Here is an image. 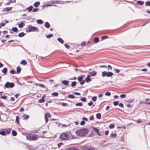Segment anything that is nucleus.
<instances>
[{
	"instance_id": "nucleus-1",
	"label": "nucleus",
	"mask_w": 150,
	"mask_h": 150,
	"mask_svg": "<svg viewBox=\"0 0 150 150\" xmlns=\"http://www.w3.org/2000/svg\"><path fill=\"white\" fill-rule=\"evenodd\" d=\"M88 132V130L87 128H84L79 129L76 132V134L78 136L83 137Z\"/></svg>"
},
{
	"instance_id": "nucleus-2",
	"label": "nucleus",
	"mask_w": 150,
	"mask_h": 150,
	"mask_svg": "<svg viewBox=\"0 0 150 150\" xmlns=\"http://www.w3.org/2000/svg\"><path fill=\"white\" fill-rule=\"evenodd\" d=\"M27 139L29 141H35L38 140L39 137L36 134H26Z\"/></svg>"
},
{
	"instance_id": "nucleus-3",
	"label": "nucleus",
	"mask_w": 150,
	"mask_h": 150,
	"mask_svg": "<svg viewBox=\"0 0 150 150\" xmlns=\"http://www.w3.org/2000/svg\"><path fill=\"white\" fill-rule=\"evenodd\" d=\"M28 29L26 30L27 32H29L32 31H38V28L35 27L31 25H29L28 27Z\"/></svg>"
},
{
	"instance_id": "nucleus-4",
	"label": "nucleus",
	"mask_w": 150,
	"mask_h": 150,
	"mask_svg": "<svg viewBox=\"0 0 150 150\" xmlns=\"http://www.w3.org/2000/svg\"><path fill=\"white\" fill-rule=\"evenodd\" d=\"M113 74L111 72H107L106 71H103L102 73V76L103 77L106 76L107 77H110L112 76Z\"/></svg>"
},
{
	"instance_id": "nucleus-5",
	"label": "nucleus",
	"mask_w": 150,
	"mask_h": 150,
	"mask_svg": "<svg viewBox=\"0 0 150 150\" xmlns=\"http://www.w3.org/2000/svg\"><path fill=\"white\" fill-rule=\"evenodd\" d=\"M14 86V84L13 83H10L9 82H7L4 85V87L7 88H12Z\"/></svg>"
},
{
	"instance_id": "nucleus-6",
	"label": "nucleus",
	"mask_w": 150,
	"mask_h": 150,
	"mask_svg": "<svg viewBox=\"0 0 150 150\" xmlns=\"http://www.w3.org/2000/svg\"><path fill=\"white\" fill-rule=\"evenodd\" d=\"M69 135L67 133L64 132L61 135L60 138L61 139L64 140L67 139L69 137Z\"/></svg>"
},
{
	"instance_id": "nucleus-7",
	"label": "nucleus",
	"mask_w": 150,
	"mask_h": 150,
	"mask_svg": "<svg viewBox=\"0 0 150 150\" xmlns=\"http://www.w3.org/2000/svg\"><path fill=\"white\" fill-rule=\"evenodd\" d=\"M83 150H95L92 146H85L83 147Z\"/></svg>"
},
{
	"instance_id": "nucleus-8",
	"label": "nucleus",
	"mask_w": 150,
	"mask_h": 150,
	"mask_svg": "<svg viewBox=\"0 0 150 150\" xmlns=\"http://www.w3.org/2000/svg\"><path fill=\"white\" fill-rule=\"evenodd\" d=\"M51 115L49 113H47L45 115V119L46 123H47L49 121L48 118H50L51 117Z\"/></svg>"
},
{
	"instance_id": "nucleus-9",
	"label": "nucleus",
	"mask_w": 150,
	"mask_h": 150,
	"mask_svg": "<svg viewBox=\"0 0 150 150\" xmlns=\"http://www.w3.org/2000/svg\"><path fill=\"white\" fill-rule=\"evenodd\" d=\"M89 74L88 75H90V76H94L96 75L97 73L95 71H93L91 72H90Z\"/></svg>"
},
{
	"instance_id": "nucleus-10",
	"label": "nucleus",
	"mask_w": 150,
	"mask_h": 150,
	"mask_svg": "<svg viewBox=\"0 0 150 150\" xmlns=\"http://www.w3.org/2000/svg\"><path fill=\"white\" fill-rule=\"evenodd\" d=\"M12 8V7H7L3 9V11H11Z\"/></svg>"
},
{
	"instance_id": "nucleus-11",
	"label": "nucleus",
	"mask_w": 150,
	"mask_h": 150,
	"mask_svg": "<svg viewBox=\"0 0 150 150\" xmlns=\"http://www.w3.org/2000/svg\"><path fill=\"white\" fill-rule=\"evenodd\" d=\"M66 150H79V149L76 147H70L67 148Z\"/></svg>"
},
{
	"instance_id": "nucleus-12",
	"label": "nucleus",
	"mask_w": 150,
	"mask_h": 150,
	"mask_svg": "<svg viewBox=\"0 0 150 150\" xmlns=\"http://www.w3.org/2000/svg\"><path fill=\"white\" fill-rule=\"evenodd\" d=\"M90 77L91 76H90V75H88L87 76V77L85 79L86 81L88 83L91 81V79L90 78Z\"/></svg>"
},
{
	"instance_id": "nucleus-13",
	"label": "nucleus",
	"mask_w": 150,
	"mask_h": 150,
	"mask_svg": "<svg viewBox=\"0 0 150 150\" xmlns=\"http://www.w3.org/2000/svg\"><path fill=\"white\" fill-rule=\"evenodd\" d=\"M93 129L97 133L99 136H101V134L99 133V129H98L96 127H94L93 128Z\"/></svg>"
},
{
	"instance_id": "nucleus-14",
	"label": "nucleus",
	"mask_w": 150,
	"mask_h": 150,
	"mask_svg": "<svg viewBox=\"0 0 150 150\" xmlns=\"http://www.w3.org/2000/svg\"><path fill=\"white\" fill-rule=\"evenodd\" d=\"M62 83L65 85H69L68 81L67 80H63L62 82Z\"/></svg>"
},
{
	"instance_id": "nucleus-15",
	"label": "nucleus",
	"mask_w": 150,
	"mask_h": 150,
	"mask_svg": "<svg viewBox=\"0 0 150 150\" xmlns=\"http://www.w3.org/2000/svg\"><path fill=\"white\" fill-rule=\"evenodd\" d=\"M17 69V74H19L20 73L21 69L20 67L19 66H18L16 68Z\"/></svg>"
},
{
	"instance_id": "nucleus-16",
	"label": "nucleus",
	"mask_w": 150,
	"mask_h": 150,
	"mask_svg": "<svg viewBox=\"0 0 150 150\" xmlns=\"http://www.w3.org/2000/svg\"><path fill=\"white\" fill-rule=\"evenodd\" d=\"M24 25L25 24L23 22H21L20 24L18 25V27L20 28H22Z\"/></svg>"
},
{
	"instance_id": "nucleus-17",
	"label": "nucleus",
	"mask_w": 150,
	"mask_h": 150,
	"mask_svg": "<svg viewBox=\"0 0 150 150\" xmlns=\"http://www.w3.org/2000/svg\"><path fill=\"white\" fill-rule=\"evenodd\" d=\"M19 118L18 116H16V124H17V125H18L19 123Z\"/></svg>"
},
{
	"instance_id": "nucleus-18",
	"label": "nucleus",
	"mask_w": 150,
	"mask_h": 150,
	"mask_svg": "<svg viewBox=\"0 0 150 150\" xmlns=\"http://www.w3.org/2000/svg\"><path fill=\"white\" fill-rule=\"evenodd\" d=\"M29 117V115L25 114L23 115L22 116L23 118L26 120L28 119Z\"/></svg>"
},
{
	"instance_id": "nucleus-19",
	"label": "nucleus",
	"mask_w": 150,
	"mask_h": 150,
	"mask_svg": "<svg viewBox=\"0 0 150 150\" xmlns=\"http://www.w3.org/2000/svg\"><path fill=\"white\" fill-rule=\"evenodd\" d=\"M50 24L48 22H46L45 24V26L48 28L50 27Z\"/></svg>"
},
{
	"instance_id": "nucleus-20",
	"label": "nucleus",
	"mask_w": 150,
	"mask_h": 150,
	"mask_svg": "<svg viewBox=\"0 0 150 150\" xmlns=\"http://www.w3.org/2000/svg\"><path fill=\"white\" fill-rule=\"evenodd\" d=\"M7 71V69L6 68H4L1 71L4 74H6Z\"/></svg>"
},
{
	"instance_id": "nucleus-21",
	"label": "nucleus",
	"mask_w": 150,
	"mask_h": 150,
	"mask_svg": "<svg viewBox=\"0 0 150 150\" xmlns=\"http://www.w3.org/2000/svg\"><path fill=\"white\" fill-rule=\"evenodd\" d=\"M144 3V1H137V3L140 5H142Z\"/></svg>"
},
{
	"instance_id": "nucleus-22",
	"label": "nucleus",
	"mask_w": 150,
	"mask_h": 150,
	"mask_svg": "<svg viewBox=\"0 0 150 150\" xmlns=\"http://www.w3.org/2000/svg\"><path fill=\"white\" fill-rule=\"evenodd\" d=\"M20 63L23 65H25L27 64V62L25 60H22Z\"/></svg>"
},
{
	"instance_id": "nucleus-23",
	"label": "nucleus",
	"mask_w": 150,
	"mask_h": 150,
	"mask_svg": "<svg viewBox=\"0 0 150 150\" xmlns=\"http://www.w3.org/2000/svg\"><path fill=\"white\" fill-rule=\"evenodd\" d=\"M40 4V2L39 1L35 2L34 4V6L35 7H37Z\"/></svg>"
},
{
	"instance_id": "nucleus-24",
	"label": "nucleus",
	"mask_w": 150,
	"mask_h": 150,
	"mask_svg": "<svg viewBox=\"0 0 150 150\" xmlns=\"http://www.w3.org/2000/svg\"><path fill=\"white\" fill-rule=\"evenodd\" d=\"M33 8V7L32 6H30L29 7H28L26 9V10H28L29 12L31 11Z\"/></svg>"
},
{
	"instance_id": "nucleus-25",
	"label": "nucleus",
	"mask_w": 150,
	"mask_h": 150,
	"mask_svg": "<svg viewBox=\"0 0 150 150\" xmlns=\"http://www.w3.org/2000/svg\"><path fill=\"white\" fill-rule=\"evenodd\" d=\"M36 85L37 86H39L40 87H42L43 88H45V85L42 84L37 83H36Z\"/></svg>"
},
{
	"instance_id": "nucleus-26",
	"label": "nucleus",
	"mask_w": 150,
	"mask_h": 150,
	"mask_svg": "<svg viewBox=\"0 0 150 150\" xmlns=\"http://www.w3.org/2000/svg\"><path fill=\"white\" fill-rule=\"evenodd\" d=\"M25 35V34L23 32H21L18 34V36L20 37H22L24 36Z\"/></svg>"
},
{
	"instance_id": "nucleus-27",
	"label": "nucleus",
	"mask_w": 150,
	"mask_h": 150,
	"mask_svg": "<svg viewBox=\"0 0 150 150\" xmlns=\"http://www.w3.org/2000/svg\"><path fill=\"white\" fill-rule=\"evenodd\" d=\"M101 114L100 113H98L96 115V117L98 119H100L101 118Z\"/></svg>"
},
{
	"instance_id": "nucleus-28",
	"label": "nucleus",
	"mask_w": 150,
	"mask_h": 150,
	"mask_svg": "<svg viewBox=\"0 0 150 150\" xmlns=\"http://www.w3.org/2000/svg\"><path fill=\"white\" fill-rule=\"evenodd\" d=\"M57 40H58V41L60 42L62 44L63 43L64 41L62 38H57Z\"/></svg>"
},
{
	"instance_id": "nucleus-29",
	"label": "nucleus",
	"mask_w": 150,
	"mask_h": 150,
	"mask_svg": "<svg viewBox=\"0 0 150 150\" xmlns=\"http://www.w3.org/2000/svg\"><path fill=\"white\" fill-rule=\"evenodd\" d=\"M40 130V129L39 128H38L37 129H35L33 130L32 132L33 133H38Z\"/></svg>"
},
{
	"instance_id": "nucleus-30",
	"label": "nucleus",
	"mask_w": 150,
	"mask_h": 150,
	"mask_svg": "<svg viewBox=\"0 0 150 150\" xmlns=\"http://www.w3.org/2000/svg\"><path fill=\"white\" fill-rule=\"evenodd\" d=\"M0 134L2 136H5L6 135V133L5 131H0Z\"/></svg>"
},
{
	"instance_id": "nucleus-31",
	"label": "nucleus",
	"mask_w": 150,
	"mask_h": 150,
	"mask_svg": "<svg viewBox=\"0 0 150 150\" xmlns=\"http://www.w3.org/2000/svg\"><path fill=\"white\" fill-rule=\"evenodd\" d=\"M99 41V39L98 38H95L94 39V42L95 43H98Z\"/></svg>"
},
{
	"instance_id": "nucleus-32",
	"label": "nucleus",
	"mask_w": 150,
	"mask_h": 150,
	"mask_svg": "<svg viewBox=\"0 0 150 150\" xmlns=\"http://www.w3.org/2000/svg\"><path fill=\"white\" fill-rule=\"evenodd\" d=\"M76 82L75 81H74L72 82L71 84V86L72 87H74L76 85Z\"/></svg>"
},
{
	"instance_id": "nucleus-33",
	"label": "nucleus",
	"mask_w": 150,
	"mask_h": 150,
	"mask_svg": "<svg viewBox=\"0 0 150 150\" xmlns=\"http://www.w3.org/2000/svg\"><path fill=\"white\" fill-rule=\"evenodd\" d=\"M37 22L38 24H41L43 23V21L41 19H39L37 20Z\"/></svg>"
},
{
	"instance_id": "nucleus-34",
	"label": "nucleus",
	"mask_w": 150,
	"mask_h": 150,
	"mask_svg": "<svg viewBox=\"0 0 150 150\" xmlns=\"http://www.w3.org/2000/svg\"><path fill=\"white\" fill-rule=\"evenodd\" d=\"M117 134L116 133H112L110 134V137H116L117 136Z\"/></svg>"
},
{
	"instance_id": "nucleus-35",
	"label": "nucleus",
	"mask_w": 150,
	"mask_h": 150,
	"mask_svg": "<svg viewBox=\"0 0 150 150\" xmlns=\"http://www.w3.org/2000/svg\"><path fill=\"white\" fill-rule=\"evenodd\" d=\"M12 134L13 136H15L17 135V132L16 131L14 130H13L12 132Z\"/></svg>"
},
{
	"instance_id": "nucleus-36",
	"label": "nucleus",
	"mask_w": 150,
	"mask_h": 150,
	"mask_svg": "<svg viewBox=\"0 0 150 150\" xmlns=\"http://www.w3.org/2000/svg\"><path fill=\"white\" fill-rule=\"evenodd\" d=\"M12 30L14 32H16L18 31V29L16 27L13 28Z\"/></svg>"
},
{
	"instance_id": "nucleus-37",
	"label": "nucleus",
	"mask_w": 150,
	"mask_h": 150,
	"mask_svg": "<svg viewBox=\"0 0 150 150\" xmlns=\"http://www.w3.org/2000/svg\"><path fill=\"white\" fill-rule=\"evenodd\" d=\"M45 101V99H43V98H42L41 99L39 100H38V102L40 103L44 102Z\"/></svg>"
},
{
	"instance_id": "nucleus-38",
	"label": "nucleus",
	"mask_w": 150,
	"mask_h": 150,
	"mask_svg": "<svg viewBox=\"0 0 150 150\" xmlns=\"http://www.w3.org/2000/svg\"><path fill=\"white\" fill-rule=\"evenodd\" d=\"M83 78L82 76H79L78 78V80L79 81H81L83 79Z\"/></svg>"
},
{
	"instance_id": "nucleus-39",
	"label": "nucleus",
	"mask_w": 150,
	"mask_h": 150,
	"mask_svg": "<svg viewBox=\"0 0 150 150\" xmlns=\"http://www.w3.org/2000/svg\"><path fill=\"white\" fill-rule=\"evenodd\" d=\"M82 103H77L76 104V105L77 106H82Z\"/></svg>"
},
{
	"instance_id": "nucleus-40",
	"label": "nucleus",
	"mask_w": 150,
	"mask_h": 150,
	"mask_svg": "<svg viewBox=\"0 0 150 150\" xmlns=\"http://www.w3.org/2000/svg\"><path fill=\"white\" fill-rule=\"evenodd\" d=\"M134 99H129L128 100H127V102H128V103H131L132 102H133L134 101Z\"/></svg>"
},
{
	"instance_id": "nucleus-41",
	"label": "nucleus",
	"mask_w": 150,
	"mask_h": 150,
	"mask_svg": "<svg viewBox=\"0 0 150 150\" xmlns=\"http://www.w3.org/2000/svg\"><path fill=\"white\" fill-rule=\"evenodd\" d=\"M68 97L69 98H75V96L73 95L70 94L68 96Z\"/></svg>"
},
{
	"instance_id": "nucleus-42",
	"label": "nucleus",
	"mask_w": 150,
	"mask_h": 150,
	"mask_svg": "<svg viewBox=\"0 0 150 150\" xmlns=\"http://www.w3.org/2000/svg\"><path fill=\"white\" fill-rule=\"evenodd\" d=\"M81 100L83 102H86V99L85 97H83L81 98Z\"/></svg>"
},
{
	"instance_id": "nucleus-43",
	"label": "nucleus",
	"mask_w": 150,
	"mask_h": 150,
	"mask_svg": "<svg viewBox=\"0 0 150 150\" xmlns=\"http://www.w3.org/2000/svg\"><path fill=\"white\" fill-rule=\"evenodd\" d=\"M52 96H57L58 95V94L57 92H54L52 94Z\"/></svg>"
},
{
	"instance_id": "nucleus-44",
	"label": "nucleus",
	"mask_w": 150,
	"mask_h": 150,
	"mask_svg": "<svg viewBox=\"0 0 150 150\" xmlns=\"http://www.w3.org/2000/svg\"><path fill=\"white\" fill-rule=\"evenodd\" d=\"M61 104L63 106H68V104L67 103H61Z\"/></svg>"
},
{
	"instance_id": "nucleus-45",
	"label": "nucleus",
	"mask_w": 150,
	"mask_h": 150,
	"mask_svg": "<svg viewBox=\"0 0 150 150\" xmlns=\"http://www.w3.org/2000/svg\"><path fill=\"white\" fill-rule=\"evenodd\" d=\"M118 103H119V102H118V101H114L113 103V105L115 106L117 105L118 104Z\"/></svg>"
},
{
	"instance_id": "nucleus-46",
	"label": "nucleus",
	"mask_w": 150,
	"mask_h": 150,
	"mask_svg": "<svg viewBox=\"0 0 150 150\" xmlns=\"http://www.w3.org/2000/svg\"><path fill=\"white\" fill-rule=\"evenodd\" d=\"M10 72L13 74L16 73V72L14 70H11L10 71Z\"/></svg>"
},
{
	"instance_id": "nucleus-47",
	"label": "nucleus",
	"mask_w": 150,
	"mask_h": 150,
	"mask_svg": "<svg viewBox=\"0 0 150 150\" xmlns=\"http://www.w3.org/2000/svg\"><path fill=\"white\" fill-rule=\"evenodd\" d=\"M126 95L125 94H121L120 95V97L121 98H123L126 97Z\"/></svg>"
},
{
	"instance_id": "nucleus-48",
	"label": "nucleus",
	"mask_w": 150,
	"mask_h": 150,
	"mask_svg": "<svg viewBox=\"0 0 150 150\" xmlns=\"http://www.w3.org/2000/svg\"><path fill=\"white\" fill-rule=\"evenodd\" d=\"M92 100H93V101H94V102H95L96 101V99H97V97L96 96H94L92 98Z\"/></svg>"
},
{
	"instance_id": "nucleus-49",
	"label": "nucleus",
	"mask_w": 150,
	"mask_h": 150,
	"mask_svg": "<svg viewBox=\"0 0 150 150\" xmlns=\"http://www.w3.org/2000/svg\"><path fill=\"white\" fill-rule=\"evenodd\" d=\"M53 36V35L52 34H51L50 35H47L46 38H50L52 37Z\"/></svg>"
},
{
	"instance_id": "nucleus-50",
	"label": "nucleus",
	"mask_w": 150,
	"mask_h": 150,
	"mask_svg": "<svg viewBox=\"0 0 150 150\" xmlns=\"http://www.w3.org/2000/svg\"><path fill=\"white\" fill-rule=\"evenodd\" d=\"M6 133L7 134H9L10 133V129L6 130Z\"/></svg>"
},
{
	"instance_id": "nucleus-51",
	"label": "nucleus",
	"mask_w": 150,
	"mask_h": 150,
	"mask_svg": "<svg viewBox=\"0 0 150 150\" xmlns=\"http://www.w3.org/2000/svg\"><path fill=\"white\" fill-rule=\"evenodd\" d=\"M7 97L6 96H1V98L2 99H6Z\"/></svg>"
},
{
	"instance_id": "nucleus-52",
	"label": "nucleus",
	"mask_w": 150,
	"mask_h": 150,
	"mask_svg": "<svg viewBox=\"0 0 150 150\" xmlns=\"http://www.w3.org/2000/svg\"><path fill=\"white\" fill-rule=\"evenodd\" d=\"M39 10V9L37 8H34L33 10V12H36L38 11Z\"/></svg>"
},
{
	"instance_id": "nucleus-53",
	"label": "nucleus",
	"mask_w": 150,
	"mask_h": 150,
	"mask_svg": "<svg viewBox=\"0 0 150 150\" xmlns=\"http://www.w3.org/2000/svg\"><path fill=\"white\" fill-rule=\"evenodd\" d=\"M111 93L110 92H107L105 93V96H110L111 95Z\"/></svg>"
},
{
	"instance_id": "nucleus-54",
	"label": "nucleus",
	"mask_w": 150,
	"mask_h": 150,
	"mask_svg": "<svg viewBox=\"0 0 150 150\" xmlns=\"http://www.w3.org/2000/svg\"><path fill=\"white\" fill-rule=\"evenodd\" d=\"M108 69L109 70H112V68L110 65H108Z\"/></svg>"
},
{
	"instance_id": "nucleus-55",
	"label": "nucleus",
	"mask_w": 150,
	"mask_h": 150,
	"mask_svg": "<svg viewBox=\"0 0 150 150\" xmlns=\"http://www.w3.org/2000/svg\"><path fill=\"white\" fill-rule=\"evenodd\" d=\"M114 127V125L113 124L110 125L109 126V127L110 129H113Z\"/></svg>"
},
{
	"instance_id": "nucleus-56",
	"label": "nucleus",
	"mask_w": 150,
	"mask_h": 150,
	"mask_svg": "<svg viewBox=\"0 0 150 150\" xmlns=\"http://www.w3.org/2000/svg\"><path fill=\"white\" fill-rule=\"evenodd\" d=\"M108 38V36H103L101 37V39L102 40H103L107 38Z\"/></svg>"
},
{
	"instance_id": "nucleus-57",
	"label": "nucleus",
	"mask_w": 150,
	"mask_h": 150,
	"mask_svg": "<svg viewBox=\"0 0 150 150\" xmlns=\"http://www.w3.org/2000/svg\"><path fill=\"white\" fill-rule=\"evenodd\" d=\"M93 104V103L92 101H90L89 103H88V105L89 106H91Z\"/></svg>"
},
{
	"instance_id": "nucleus-58",
	"label": "nucleus",
	"mask_w": 150,
	"mask_h": 150,
	"mask_svg": "<svg viewBox=\"0 0 150 150\" xmlns=\"http://www.w3.org/2000/svg\"><path fill=\"white\" fill-rule=\"evenodd\" d=\"M114 70L116 73H119L120 72V70L118 69H114Z\"/></svg>"
},
{
	"instance_id": "nucleus-59",
	"label": "nucleus",
	"mask_w": 150,
	"mask_h": 150,
	"mask_svg": "<svg viewBox=\"0 0 150 150\" xmlns=\"http://www.w3.org/2000/svg\"><path fill=\"white\" fill-rule=\"evenodd\" d=\"M85 122L84 120L82 121L80 123V125H85Z\"/></svg>"
},
{
	"instance_id": "nucleus-60",
	"label": "nucleus",
	"mask_w": 150,
	"mask_h": 150,
	"mask_svg": "<svg viewBox=\"0 0 150 150\" xmlns=\"http://www.w3.org/2000/svg\"><path fill=\"white\" fill-rule=\"evenodd\" d=\"M90 119L91 120H92L94 119V116L93 115H92L89 117Z\"/></svg>"
},
{
	"instance_id": "nucleus-61",
	"label": "nucleus",
	"mask_w": 150,
	"mask_h": 150,
	"mask_svg": "<svg viewBox=\"0 0 150 150\" xmlns=\"http://www.w3.org/2000/svg\"><path fill=\"white\" fill-rule=\"evenodd\" d=\"M146 6H150V1H147L146 3Z\"/></svg>"
},
{
	"instance_id": "nucleus-62",
	"label": "nucleus",
	"mask_w": 150,
	"mask_h": 150,
	"mask_svg": "<svg viewBox=\"0 0 150 150\" xmlns=\"http://www.w3.org/2000/svg\"><path fill=\"white\" fill-rule=\"evenodd\" d=\"M65 46L66 48L68 49H69L70 47L69 45H68L66 43L65 44Z\"/></svg>"
},
{
	"instance_id": "nucleus-63",
	"label": "nucleus",
	"mask_w": 150,
	"mask_h": 150,
	"mask_svg": "<svg viewBox=\"0 0 150 150\" xmlns=\"http://www.w3.org/2000/svg\"><path fill=\"white\" fill-rule=\"evenodd\" d=\"M119 105L120 107H121V108H123L124 105H123V104L122 103H120L119 104Z\"/></svg>"
},
{
	"instance_id": "nucleus-64",
	"label": "nucleus",
	"mask_w": 150,
	"mask_h": 150,
	"mask_svg": "<svg viewBox=\"0 0 150 150\" xmlns=\"http://www.w3.org/2000/svg\"><path fill=\"white\" fill-rule=\"evenodd\" d=\"M85 82V80H83L82 81H81L80 82V84L82 85H83Z\"/></svg>"
}]
</instances>
